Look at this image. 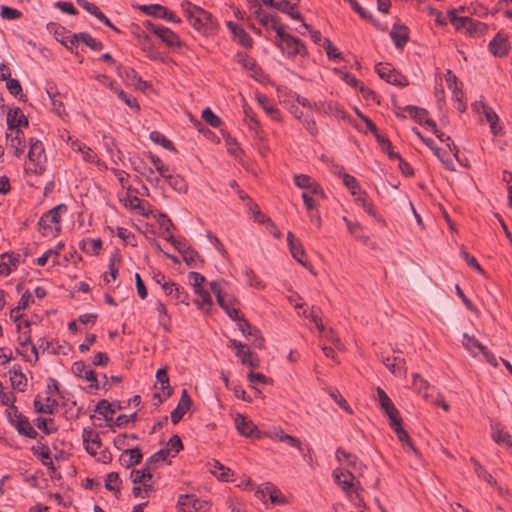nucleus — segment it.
<instances>
[{"label": "nucleus", "instance_id": "nucleus-1", "mask_svg": "<svg viewBox=\"0 0 512 512\" xmlns=\"http://www.w3.org/2000/svg\"><path fill=\"white\" fill-rule=\"evenodd\" d=\"M459 11H464V7L460 6L458 9H450L447 11V17L456 31L462 32L472 38H480L487 33V24L469 15H458Z\"/></svg>", "mask_w": 512, "mask_h": 512}, {"label": "nucleus", "instance_id": "nucleus-2", "mask_svg": "<svg viewBox=\"0 0 512 512\" xmlns=\"http://www.w3.org/2000/svg\"><path fill=\"white\" fill-rule=\"evenodd\" d=\"M185 4V17L195 30L202 35H208L217 30V20L210 12L192 4V2H185Z\"/></svg>", "mask_w": 512, "mask_h": 512}, {"label": "nucleus", "instance_id": "nucleus-3", "mask_svg": "<svg viewBox=\"0 0 512 512\" xmlns=\"http://www.w3.org/2000/svg\"><path fill=\"white\" fill-rule=\"evenodd\" d=\"M286 25L277 29V34L273 43L288 58L294 59L298 56L305 58L308 56V50L305 43L298 37L286 32Z\"/></svg>", "mask_w": 512, "mask_h": 512}, {"label": "nucleus", "instance_id": "nucleus-4", "mask_svg": "<svg viewBox=\"0 0 512 512\" xmlns=\"http://www.w3.org/2000/svg\"><path fill=\"white\" fill-rule=\"evenodd\" d=\"M68 211V207L66 204L61 203L46 213H44L39 221V231L43 236H55L61 231V214H64Z\"/></svg>", "mask_w": 512, "mask_h": 512}, {"label": "nucleus", "instance_id": "nucleus-5", "mask_svg": "<svg viewBox=\"0 0 512 512\" xmlns=\"http://www.w3.org/2000/svg\"><path fill=\"white\" fill-rule=\"evenodd\" d=\"M210 288L212 292L215 294L217 303L219 306L226 312V314L232 319H238V316L241 314L240 310L236 305L239 304L237 299L224 292L221 288L220 281H213L210 283Z\"/></svg>", "mask_w": 512, "mask_h": 512}, {"label": "nucleus", "instance_id": "nucleus-6", "mask_svg": "<svg viewBox=\"0 0 512 512\" xmlns=\"http://www.w3.org/2000/svg\"><path fill=\"white\" fill-rule=\"evenodd\" d=\"M7 419L9 423L16 429L19 435L28 437L30 439H35L38 436V432L31 425L28 417L19 412L18 409L8 411Z\"/></svg>", "mask_w": 512, "mask_h": 512}, {"label": "nucleus", "instance_id": "nucleus-7", "mask_svg": "<svg viewBox=\"0 0 512 512\" xmlns=\"http://www.w3.org/2000/svg\"><path fill=\"white\" fill-rule=\"evenodd\" d=\"M250 12L255 16L259 23L264 26L267 30H274L277 33L279 27L285 25L280 22V18L276 13H269L263 9V5L260 2H250Z\"/></svg>", "mask_w": 512, "mask_h": 512}, {"label": "nucleus", "instance_id": "nucleus-8", "mask_svg": "<svg viewBox=\"0 0 512 512\" xmlns=\"http://www.w3.org/2000/svg\"><path fill=\"white\" fill-rule=\"evenodd\" d=\"M28 158L30 163L34 165L33 173L41 175L45 171L46 155L43 143L35 138L29 139Z\"/></svg>", "mask_w": 512, "mask_h": 512}, {"label": "nucleus", "instance_id": "nucleus-9", "mask_svg": "<svg viewBox=\"0 0 512 512\" xmlns=\"http://www.w3.org/2000/svg\"><path fill=\"white\" fill-rule=\"evenodd\" d=\"M211 504L200 500L194 494H181L177 501V512H207Z\"/></svg>", "mask_w": 512, "mask_h": 512}, {"label": "nucleus", "instance_id": "nucleus-10", "mask_svg": "<svg viewBox=\"0 0 512 512\" xmlns=\"http://www.w3.org/2000/svg\"><path fill=\"white\" fill-rule=\"evenodd\" d=\"M227 346L229 348L236 349V357H238L241 360V363L243 365L249 366L251 369L258 368L260 365V360L258 356L254 353H252L249 350H244L246 348V344L242 343L241 341L230 339L228 341Z\"/></svg>", "mask_w": 512, "mask_h": 512}, {"label": "nucleus", "instance_id": "nucleus-11", "mask_svg": "<svg viewBox=\"0 0 512 512\" xmlns=\"http://www.w3.org/2000/svg\"><path fill=\"white\" fill-rule=\"evenodd\" d=\"M234 422L240 435L255 439L262 437V433L257 426L243 414H237Z\"/></svg>", "mask_w": 512, "mask_h": 512}, {"label": "nucleus", "instance_id": "nucleus-12", "mask_svg": "<svg viewBox=\"0 0 512 512\" xmlns=\"http://www.w3.org/2000/svg\"><path fill=\"white\" fill-rule=\"evenodd\" d=\"M294 184L308 192L309 194L326 198L323 188L312 177L306 174H298L294 176Z\"/></svg>", "mask_w": 512, "mask_h": 512}, {"label": "nucleus", "instance_id": "nucleus-13", "mask_svg": "<svg viewBox=\"0 0 512 512\" xmlns=\"http://www.w3.org/2000/svg\"><path fill=\"white\" fill-rule=\"evenodd\" d=\"M156 379L160 384L158 389L163 392V395H161L159 392H155L153 394V398L158 400L156 404V406L158 407L161 403H163L167 398H169L172 395L173 390L169 384L167 368H159L156 372Z\"/></svg>", "mask_w": 512, "mask_h": 512}, {"label": "nucleus", "instance_id": "nucleus-14", "mask_svg": "<svg viewBox=\"0 0 512 512\" xmlns=\"http://www.w3.org/2000/svg\"><path fill=\"white\" fill-rule=\"evenodd\" d=\"M489 50L496 57L507 56L510 51V44L507 34L498 32L490 41Z\"/></svg>", "mask_w": 512, "mask_h": 512}, {"label": "nucleus", "instance_id": "nucleus-15", "mask_svg": "<svg viewBox=\"0 0 512 512\" xmlns=\"http://www.w3.org/2000/svg\"><path fill=\"white\" fill-rule=\"evenodd\" d=\"M191 406H192V399L189 396L188 391L186 389H183L181 392L180 400H179L176 408L170 414L172 423L174 425L178 424L182 420V418L186 414V412L189 411Z\"/></svg>", "mask_w": 512, "mask_h": 512}, {"label": "nucleus", "instance_id": "nucleus-16", "mask_svg": "<svg viewBox=\"0 0 512 512\" xmlns=\"http://www.w3.org/2000/svg\"><path fill=\"white\" fill-rule=\"evenodd\" d=\"M82 438L86 451L90 455L95 456L97 454V450L102 447L98 432L92 428H85L83 430Z\"/></svg>", "mask_w": 512, "mask_h": 512}, {"label": "nucleus", "instance_id": "nucleus-17", "mask_svg": "<svg viewBox=\"0 0 512 512\" xmlns=\"http://www.w3.org/2000/svg\"><path fill=\"white\" fill-rule=\"evenodd\" d=\"M377 396L379 405L389 417L390 422L400 417L398 409L395 407L392 400L381 387L377 388Z\"/></svg>", "mask_w": 512, "mask_h": 512}, {"label": "nucleus", "instance_id": "nucleus-18", "mask_svg": "<svg viewBox=\"0 0 512 512\" xmlns=\"http://www.w3.org/2000/svg\"><path fill=\"white\" fill-rule=\"evenodd\" d=\"M473 107L478 112L480 111V108L482 109V113L484 114L487 122L489 123L491 133L493 135H497L502 130V128L498 125L499 117L491 107L485 105L483 102H480V103L476 102L473 105Z\"/></svg>", "mask_w": 512, "mask_h": 512}, {"label": "nucleus", "instance_id": "nucleus-19", "mask_svg": "<svg viewBox=\"0 0 512 512\" xmlns=\"http://www.w3.org/2000/svg\"><path fill=\"white\" fill-rule=\"evenodd\" d=\"M290 3L291 2H262V4L266 7L276 8L282 12H286L291 18L300 20L302 22L301 27L305 30H308L309 26L304 23L301 13L295 6H290Z\"/></svg>", "mask_w": 512, "mask_h": 512}, {"label": "nucleus", "instance_id": "nucleus-20", "mask_svg": "<svg viewBox=\"0 0 512 512\" xmlns=\"http://www.w3.org/2000/svg\"><path fill=\"white\" fill-rule=\"evenodd\" d=\"M423 142L433 151L434 155L441 161L447 170L455 171L454 162L448 151L438 147L433 139H423Z\"/></svg>", "mask_w": 512, "mask_h": 512}, {"label": "nucleus", "instance_id": "nucleus-21", "mask_svg": "<svg viewBox=\"0 0 512 512\" xmlns=\"http://www.w3.org/2000/svg\"><path fill=\"white\" fill-rule=\"evenodd\" d=\"M29 120L19 107L10 109L7 113V128L9 130L20 129V127H28Z\"/></svg>", "mask_w": 512, "mask_h": 512}, {"label": "nucleus", "instance_id": "nucleus-22", "mask_svg": "<svg viewBox=\"0 0 512 512\" xmlns=\"http://www.w3.org/2000/svg\"><path fill=\"white\" fill-rule=\"evenodd\" d=\"M287 242L293 258L306 267L307 263L304 261L306 252L303 248L301 241L297 239L291 231H289L287 233Z\"/></svg>", "mask_w": 512, "mask_h": 512}, {"label": "nucleus", "instance_id": "nucleus-23", "mask_svg": "<svg viewBox=\"0 0 512 512\" xmlns=\"http://www.w3.org/2000/svg\"><path fill=\"white\" fill-rule=\"evenodd\" d=\"M6 140L9 142V147L14 149V155L16 157H21L25 151V137L24 132L21 129L15 130V135L11 136V134L6 133Z\"/></svg>", "mask_w": 512, "mask_h": 512}, {"label": "nucleus", "instance_id": "nucleus-24", "mask_svg": "<svg viewBox=\"0 0 512 512\" xmlns=\"http://www.w3.org/2000/svg\"><path fill=\"white\" fill-rule=\"evenodd\" d=\"M332 475L335 482L342 488L343 491L350 492V490L354 487L353 481L355 480V476L351 471L335 469Z\"/></svg>", "mask_w": 512, "mask_h": 512}, {"label": "nucleus", "instance_id": "nucleus-25", "mask_svg": "<svg viewBox=\"0 0 512 512\" xmlns=\"http://www.w3.org/2000/svg\"><path fill=\"white\" fill-rule=\"evenodd\" d=\"M155 35L169 48H180L182 42L179 36L171 29L163 26L162 29L155 31Z\"/></svg>", "mask_w": 512, "mask_h": 512}, {"label": "nucleus", "instance_id": "nucleus-26", "mask_svg": "<svg viewBox=\"0 0 512 512\" xmlns=\"http://www.w3.org/2000/svg\"><path fill=\"white\" fill-rule=\"evenodd\" d=\"M143 454L139 447L124 449L119 461L126 468L137 465L141 462Z\"/></svg>", "mask_w": 512, "mask_h": 512}, {"label": "nucleus", "instance_id": "nucleus-27", "mask_svg": "<svg viewBox=\"0 0 512 512\" xmlns=\"http://www.w3.org/2000/svg\"><path fill=\"white\" fill-rule=\"evenodd\" d=\"M116 409H121L119 401L110 403L108 400L102 399L97 403L94 411L102 415L106 421H112Z\"/></svg>", "mask_w": 512, "mask_h": 512}, {"label": "nucleus", "instance_id": "nucleus-28", "mask_svg": "<svg viewBox=\"0 0 512 512\" xmlns=\"http://www.w3.org/2000/svg\"><path fill=\"white\" fill-rule=\"evenodd\" d=\"M11 385L20 392L25 391L27 386V378L22 372L20 364H14L9 370Z\"/></svg>", "mask_w": 512, "mask_h": 512}, {"label": "nucleus", "instance_id": "nucleus-29", "mask_svg": "<svg viewBox=\"0 0 512 512\" xmlns=\"http://www.w3.org/2000/svg\"><path fill=\"white\" fill-rule=\"evenodd\" d=\"M227 27L232 32L238 43L244 48H251L253 46V40L250 35L238 24L228 21Z\"/></svg>", "mask_w": 512, "mask_h": 512}, {"label": "nucleus", "instance_id": "nucleus-30", "mask_svg": "<svg viewBox=\"0 0 512 512\" xmlns=\"http://www.w3.org/2000/svg\"><path fill=\"white\" fill-rule=\"evenodd\" d=\"M390 36L394 42V45L398 49H402L409 40V30L405 25L394 24Z\"/></svg>", "mask_w": 512, "mask_h": 512}, {"label": "nucleus", "instance_id": "nucleus-31", "mask_svg": "<svg viewBox=\"0 0 512 512\" xmlns=\"http://www.w3.org/2000/svg\"><path fill=\"white\" fill-rule=\"evenodd\" d=\"M390 426L396 433L399 441L405 443L409 447V449H411L415 454H417L418 453L417 448L414 446V443L411 440V438L409 437L408 433L402 427L401 416L399 418L395 419L394 421H391Z\"/></svg>", "mask_w": 512, "mask_h": 512}, {"label": "nucleus", "instance_id": "nucleus-32", "mask_svg": "<svg viewBox=\"0 0 512 512\" xmlns=\"http://www.w3.org/2000/svg\"><path fill=\"white\" fill-rule=\"evenodd\" d=\"M237 60L242 66L252 72V77L257 79L263 74L262 68L257 64L256 60L246 53L238 52L236 54Z\"/></svg>", "mask_w": 512, "mask_h": 512}, {"label": "nucleus", "instance_id": "nucleus-33", "mask_svg": "<svg viewBox=\"0 0 512 512\" xmlns=\"http://www.w3.org/2000/svg\"><path fill=\"white\" fill-rule=\"evenodd\" d=\"M356 202L362 206V208L368 215L374 217L383 226L387 225L386 221L380 215L377 214L373 204L368 200V195L365 191L360 192V194L356 198Z\"/></svg>", "mask_w": 512, "mask_h": 512}, {"label": "nucleus", "instance_id": "nucleus-34", "mask_svg": "<svg viewBox=\"0 0 512 512\" xmlns=\"http://www.w3.org/2000/svg\"><path fill=\"white\" fill-rule=\"evenodd\" d=\"M257 101L259 102V104L262 106V108L264 109V111L269 115L271 116V118L275 121H282V117H281V112L280 110L275 107L274 105H272L270 103V100L268 99L267 96L263 95V94H259L257 96Z\"/></svg>", "mask_w": 512, "mask_h": 512}, {"label": "nucleus", "instance_id": "nucleus-35", "mask_svg": "<svg viewBox=\"0 0 512 512\" xmlns=\"http://www.w3.org/2000/svg\"><path fill=\"white\" fill-rule=\"evenodd\" d=\"M154 469L152 466H146V462L144 463L141 469H133L130 473L131 481L134 484H139L145 481L152 479L151 470Z\"/></svg>", "mask_w": 512, "mask_h": 512}, {"label": "nucleus", "instance_id": "nucleus-36", "mask_svg": "<svg viewBox=\"0 0 512 512\" xmlns=\"http://www.w3.org/2000/svg\"><path fill=\"white\" fill-rule=\"evenodd\" d=\"M118 75L123 78L126 82L135 85L139 82H141V77L138 75V73L131 67L123 66L121 64H118L116 66Z\"/></svg>", "mask_w": 512, "mask_h": 512}, {"label": "nucleus", "instance_id": "nucleus-37", "mask_svg": "<svg viewBox=\"0 0 512 512\" xmlns=\"http://www.w3.org/2000/svg\"><path fill=\"white\" fill-rule=\"evenodd\" d=\"M137 44L141 49L147 53V56L151 60H158L160 58L159 51L155 48L151 38L146 34L140 39Z\"/></svg>", "mask_w": 512, "mask_h": 512}, {"label": "nucleus", "instance_id": "nucleus-38", "mask_svg": "<svg viewBox=\"0 0 512 512\" xmlns=\"http://www.w3.org/2000/svg\"><path fill=\"white\" fill-rule=\"evenodd\" d=\"M265 492H267L269 499L273 504L283 505L287 503L286 497L282 494L280 489L271 482L265 483Z\"/></svg>", "mask_w": 512, "mask_h": 512}, {"label": "nucleus", "instance_id": "nucleus-39", "mask_svg": "<svg viewBox=\"0 0 512 512\" xmlns=\"http://www.w3.org/2000/svg\"><path fill=\"white\" fill-rule=\"evenodd\" d=\"M164 179L168 182L169 186L173 190H175L179 193H185L187 191V188H188L187 183H186L185 179L182 176H180L179 174L174 175V174L168 173Z\"/></svg>", "mask_w": 512, "mask_h": 512}, {"label": "nucleus", "instance_id": "nucleus-40", "mask_svg": "<svg viewBox=\"0 0 512 512\" xmlns=\"http://www.w3.org/2000/svg\"><path fill=\"white\" fill-rule=\"evenodd\" d=\"M80 249L90 255H97L102 248V241L100 238L97 239H83L80 242Z\"/></svg>", "mask_w": 512, "mask_h": 512}, {"label": "nucleus", "instance_id": "nucleus-41", "mask_svg": "<svg viewBox=\"0 0 512 512\" xmlns=\"http://www.w3.org/2000/svg\"><path fill=\"white\" fill-rule=\"evenodd\" d=\"M182 259L186 265L191 268H199L204 264V259L193 248L185 250V254L183 255Z\"/></svg>", "mask_w": 512, "mask_h": 512}, {"label": "nucleus", "instance_id": "nucleus-42", "mask_svg": "<svg viewBox=\"0 0 512 512\" xmlns=\"http://www.w3.org/2000/svg\"><path fill=\"white\" fill-rule=\"evenodd\" d=\"M31 451L34 456L40 457L41 461L50 460L51 451L46 442H44V437H40L37 442V445H33L31 447Z\"/></svg>", "mask_w": 512, "mask_h": 512}, {"label": "nucleus", "instance_id": "nucleus-43", "mask_svg": "<svg viewBox=\"0 0 512 512\" xmlns=\"http://www.w3.org/2000/svg\"><path fill=\"white\" fill-rule=\"evenodd\" d=\"M463 346L473 356L477 355L475 350L482 352V350L485 348V346L480 343L474 336H469L467 333L463 334Z\"/></svg>", "mask_w": 512, "mask_h": 512}, {"label": "nucleus", "instance_id": "nucleus-44", "mask_svg": "<svg viewBox=\"0 0 512 512\" xmlns=\"http://www.w3.org/2000/svg\"><path fill=\"white\" fill-rule=\"evenodd\" d=\"M336 457L338 460L344 458L348 465L351 466L354 470H357V466L359 465V468L365 467L361 461H359L358 457L352 453L347 452L345 449L339 447L336 450Z\"/></svg>", "mask_w": 512, "mask_h": 512}, {"label": "nucleus", "instance_id": "nucleus-45", "mask_svg": "<svg viewBox=\"0 0 512 512\" xmlns=\"http://www.w3.org/2000/svg\"><path fill=\"white\" fill-rule=\"evenodd\" d=\"M276 438L281 442H287L290 446L295 447L305 457L304 449L299 438L286 434L283 430L275 433Z\"/></svg>", "mask_w": 512, "mask_h": 512}, {"label": "nucleus", "instance_id": "nucleus-46", "mask_svg": "<svg viewBox=\"0 0 512 512\" xmlns=\"http://www.w3.org/2000/svg\"><path fill=\"white\" fill-rule=\"evenodd\" d=\"M471 462L474 465L475 473L480 479L484 480L493 487L497 485V481L494 479V477L477 460L471 458Z\"/></svg>", "mask_w": 512, "mask_h": 512}, {"label": "nucleus", "instance_id": "nucleus-47", "mask_svg": "<svg viewBox=\"0 0 512 512\" xmlns=\"http://www.w3.org/2000/svg\"><path fill=\"white\" fill-rule=\"evenodd\" d=\"M375 71L378 76L386 82H389L392 76L397 77V71L389 63H378L375 66Z\"/></svg>", "mask_w": 512, "mask_h": 512}, {"label": "nucleus", "instance_id": "nucleus-48", "mask_svg": "<svg viewBox=\"0 0 512 512\" xmlns=\"http://www.w3.org/2000/svg\"><path fill=\"white\" fill-rule=\"evenodd\" d=\"M151 141L161 145L163 148L169 151H176V148L171 140H169L164 134L159 131H152L149 135Z\"/></svg>", "mask_w": 512, "mask_h": 512}, {"label": "nucleus", "instance_id": "nucleus-49", "mask_svg": "<svg viewBox=\"0 0 512 512\" xmlns=\"http://www.w3.org/2000/svg\"><path fill=\"white\" fill-rule=\"evenodd\" d=\"M6 88L10 92L11 95L18 97L21 101H26L27 96L23 94L21 83L18 79L9 78L6 81Z\"/></svg>", "mask_w": 512, "mask_h": 512}, {"label": "nucleus", "instance_id": "nucleus-50", "mask_svg": "<svg viewBox=\"0 0 512 512\" xmlns=\"http://www.w3.org/2000/svg\"><path fill=\"white\" fill-rule=\"evenodd\" d=\"M53 422L54 421L52 418H43V417H37L34 420L35 426L46 435L54 433L58 430V428L56 426H51L53 424Z\"/></svg>", "mask_w": 512, "mask_h": 512}, {"label": "nucleus", "instance_id": "nucleus-51", "mask_svg": "<svg viewBox=\"0 0 512 512\" xmlns=\"http://www.w3.org/2000/svg\"><path fill=\"white\" fill-rule=\"evenodd\" d=\"M405 111H407L410 117L420 125H423L424 120L428 116V111L426 109L413 105H407L405 107Z\"/></svg>", "mask_w": 512, "mask_h": 512}, {"label": "nucleus", "instance_id": "nucleus-52", "mask_svg": "<svg viewBox=\"0 0 512 512\" xmlns=\"http://www.w3.org/2000/svg\"><path fill=\"white\" fill-rule=\"evenodd\" d=\"M400 353V351L394 352L393 365H391L392 374L399 376L405 374L407 371L406 360L400 356Z\"/></svg>", "mask_w": 512, "mask_h": 512}, {"label": "nucleus", "instance_id": "nucleus-53", "mask_svg": "<svg viewBox=\"0 0 512 512\" xmlns=\"http://www.w3.org/2000/svg\"><path fill=\"white\" fill-rule=\"evenodd\" d=\"M413 386L424 398H428V389L430 388L429 382L422 378L418 373L413 374Z\"/></svg>", "mask_w": 512, "mask_h": 512}, {"label": "nucleus", "instance_id": "nucleus-54", "mask_svg": "<svg viewBox=\"0 0 512 512\" xmlns=\"http://www.w3.org/2000/svg\"><path fill=\"white\" fill-rule=\"evenodd\" d=\"M195 294L198 295V298L194 299V303L198 308L203 309L205 306H211L213 304L211 295L206 289H196Z\"/></svg>", "mask_w": 512, "mask_h": 512}, {"label": "nucleus", "instance_id": "nucleus-55", "mask_svg": "<svg viewBox=\"0 0 512 512\" xmlns=\"http://www.w3.org/2000/svg\"><path fill=\"white\" fill-rule=\"evenodd\" d=\"M156 310H157L158 315H159V324L166 331H169L170 330L169 326H170L171 318L168 315V311H167V308H166L165 304L162 303L161 301H158L157 304H156Z\"/></svg>", "mask_w": 512, "mask_h": 512}, {"label": "nucleus", "instance_id": "nucleus-56", "mask_svg": "<svg viewBox=\"0 0 512 512\" xmlns=\"http://www.w3.org/2000/svg\"><path fill=\"white\" fill-rule=\"evenodd\" d=\"M79 37L81 42H83L85 45H87L90 49L94 51H100L104 47L101 41L92 37L88 32H80Z\"/></svg>", "mask_w": 512, "mask_h": 512}, {"label": "nucleus", "instance_id": "nucleus-57", "mask_svg": "<svg viewBox=\"0 0 512 512\" xmlns=\"http://www.w3.org/2000/svg\"><path fill=\"white\" fill-rule=\"evenodd\" d=\"M121 479L117 472H110L105 479V488L109 491L120 493Z\"/></svg>", "mask_w": 512, "mask_h": 512}, {"label": "nucleus", "instance_id": "nucleus-58", "mask_svg": "<svg viewBox=\"0 0 512 512\" xmlns=\"http://www.w3.org/2000/svg\"><path fill=\"white\" fill-rule=\"evenodd\" d=\"M111 89L117 94V96L124 102L126 103L129 107L131 108H136L137 110L140 109V106L137 102V99L135 97H133L132 95L130 94H127L124 90L120 89V88H114L112 85H111Z\"/></svg>", "mask_w": 512, "mask_h": 512}, {"label": "nucleus", "instance_id": "nucleus-59", "mask_svg": "<svg viewBox=\"0 0 512 512\" xmlns=\"http://www.w3.org/2000/svg\"><path fill=\"white\" fill-rule=\"evenodd\" d=\"M229 472L230 469L226 468L217 460H213V465L211 468V473L215 475L219 480L228 481L229 480Z\"/></svg>", "mask_w": 512, "mask_h": 512}, {"label": "nucleus", "instance_id": "nucleus-60", "mask_svg": "<svg viewBox=\"0 0 512 512\" xmlns=\"http://www.w3.org/2000/svg\"><path fill=\"white\" fill-rule=\"evenodd\" d=\"M343 184L351 191V194L354 196H358L360 192H363L358 184L357 179L348 173H343Z\"/></svg>", "mask_w": 512, "mask_h": 512}, {"label": "nucleus", "instance_id": "nucleus-61", "mask_svg": "<svg viewBox=\"0 0 512 512\" xmlns=\"http://www.w3.org/2000/svg\"><path fill=\"white\" fill-rule=\"evenodd\" d=\"M130 162H131L133 170L138 172L139 174H141V175H146V173L154 174V170L151 167H148L146 162L143 159H141L139 157L130 158Z\"/></svg>", "mask_w": 512, "mask_h": 512}, {"label": "nucleus", "instance_id": "nucleus-62", "mask_svg": "<svg viewBox=\"0 0 512 512\" xmlns=\"http://www.w3.org/2000/svg\"><path fill=\"white\" fill-rule=\"evenodd\" d=\"M170 454V449L163 448L159 451L152 454L147 460H146V466H152L155 468V465L161 461H165L167 457Z\"/></svg>", "mask_w": 512, "mask_h": 512}, {"label": "nucleus", "instance_id": "nucleus-63", "mask_svg": "<svg viewBox=\"0 0 512 512\" xmlns=\"http://www.w3.org/2000/svg\"><path fill=\"white\" fill-rule=\"evenodd\" d=\"M203 120L214 128H218L222 124V120L209 107L202 111Z\"/></svg>", "mask_w": 512, "mask_h": 512}, {"label": "nucleus", "instance_id": "nucleus-64", "mask_svg": "<svg viewBox=\"0 0 512 512\" xmlns=\"http://www.w3.org/2000/svg\"><path fill=\"white\" fill-rule=\"evenodd\" d=\"M245 121L251 130L258 131L260 129V122L251 107H244Z\"/></svg>", "mask_w": 512, "mask_h": 512}]
</instances>
